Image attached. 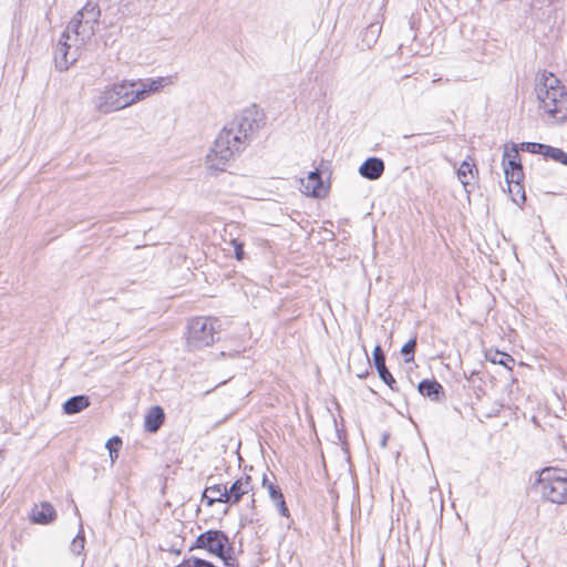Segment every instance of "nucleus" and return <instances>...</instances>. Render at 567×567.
<instances>
[{
  "label": "nucleus",
  "instance_id": "nucleus-6",
  "mask_svg": "<svg viewBox=\"0 0 567 567\" xmlns=\"http://www.w3.org/2000/svg\"><path fill=\"white\" fill-rule=\"evenodd\" d=\"M193 549H202L209 555L218 557L224 565L234 566L233 546L229 537L223 530L208 529L198 535L190 547Z\"/></svg>",
  "mask_w": 567,
  "mask_h": 567
},
{
  "label": "nucleus",
  "instance_id": "nucleus-11",
  "mask_svg": "<svg viewBox=\"0 0 567 567\" xmlns=\"http://www.w3.org/2000/svg\"><path fill=\"white\" fill-rule=\"evenodd\" d=\"M301 192L309 197L326 198L330 190L329 181H323L318 169L310 172L300 181Z\"/></svg>",
  "mask_w": 567,
  "mask_h": 567
},
{
  "label": "nucleus",
  "instance_id": "nucleus-16",
  "mask_svg": "<svg viewBox=\"0 0 567 567\" xmlns=\"http://www.w3.org/2000/svg\"><path fill=\"white\" fill-rule=\"evenodd\" d=\"M383 171L384 164L377 157L368 158L359 168L360 174L368 179H378Z\"/></svg>",
  "mask_w": 567,
  "mask_h": 567
},
{
  "label": "nucleus",
  "instance_id": "nucleus-28",
  "mask_svg": "<svg viewBox=\"0 0 567 567\" xmlns=\"http://www.w3.org/2000/svg\"><path fill=\"white\" fill-rule=\"evenodd\" d=\"M277 508H278V512L281 516L286 517V518H289L290 517V512H289V508L286 504V501H282L278 504H276Z\"/></svg>",
  "mask_w": 567,
  "mask_h": 567
},
{
  "label": "nucleus",
  "instance_id": "nucleus-2",
  "mask_svg": "<svg viewBox=\"0 0 567 567\" xmlns=\"http://www.w3.org/2000/svg\"><path fill=\"white\" fill-rule=\"evenodd\" d=\"M545 503L567 505V470L558 466H546L537 473L534 484Z\"/></svg>",
  "mask_w": 567,
  "mask_h": 567
},
{
  "label": "nucleus",
  "instance_id": "nucleus-26",
  "mask_svg": "<svg viewBox=\"0 0 567 567\" xmlns=\"http://www.w3.org/2000/svg\"><path fill=\"white\" fill-rule=\"evenodd\" d=\"M415 348H416V340L415 339H411V340H409L408 342L404 343V346L401 349V352L404 355L410 354L409 358H405V362L409 363V362L414 360Z\"/></svg>",
  "mask_w": 567,
  "mask_h": 567
},
{
  "label": "nucleus",
  "instance_id": "nucleus-8",
  "mask_svg": "<svg viewBox=\"0 0 567 567\" xmlns=\"http://www.w3.org/2000/svg\"><path fill=\"white\" fill-rule=\"evenodd\" d=\"M101 10L96 3L87 2L70 21L68 32H73L82 40L90 38L99 23Z\"/></svg>",
  "mask_w": 567,
  "mask_h": 567
},
{
  "label": "nucleus",
  "instance_id": "nucleus-20",
  "mask_svg": "<svg viewBox=\"0 0 567 567\" xmlns=\"http://www.w3.org/2000/svg\"><path fill=\"white\" fill-rule=\"evenodd\" d=\"M485 359L493 364H499L505 367L507 370L513 371L515 359L506 352L498 350H487L485 352Z\"/></svg>",
  "mask_w": 567,
  "mask_h": 567
},
{
  "label": "nucleus",
  "instance_id": "nucleus-15",
  "mask_svg": "<svg viewBox=\"0 0 567 567\" xmlns=\"http://www.w3.org/2000/svg\"><path fill=\"white\" fill-rule=\"evenodd\" d=\"M478 176V169L475 164V159L473 156H467L464 159L458 169H457V178L463 184V186L471 185Z\"/></svg>",
  "mask_w": 567,
  "mask_h": 567
},
{
  "label": "nucleus",
  "instance_id": "nucleus-21",
  "mask_svg": "<svg viewBox=\"0 0 567 567\" xmlns=\"http://www.w3.org/2000/svg\"><path fill=\"white\" fill-rule=\"evenodd\" d=\"M90 405L89 398L85 395H76L69 399L63 404V411L65 414H75L85 410Z\"/></svg>",
  "mask_w": 567,
  "mask_h": 567
},
{
  "label": "nucleus",
  "instance_id": "nucleus-1",
  "mask_svg": "<svg viewBox=\"0 0 567 567\" xmlns=\"http://www.w3.org/2000/svg\"><path fill=\"white\" fill-rule=\"evenodd\" d=\"M539 109L553 121L567 118V91L553 73L544 72L537 84Z\"/></svg>",
  "mask_w": 567,
  "mask_h": 567
},
{
  "label": "nucleus",
  "instance_id": "nucleus-22",
  "mask_svg": "<svg viewBox=\"0 0 567 567\" xmlns=\"http://www.w3.org/2000/svg\"><path fill=\"white\" fill-rule=\"evenodd\" d=\"M262 486L267 489L269 497L275 504H278L282 501H285L284 494L279 486L275 485L274 483L269 482L267 477L265 476L262 478Z\"/></svg>",
  "mask_w": 567,
  "mask_h": 567
},
{
  "label": "nucleus",
  "instance_id": "nucleus-3",
  "mask_svg": "<svg viewBox=\"0 0 567 567\" xmlns=\"http://www.w3.org/2000/svg\"><path fill=\"white\" fill-rule=\"evenodd\" d=\"M231 130L224 127L214 142V146L206 156V164L209 171L225 172L237 154L245 145L239 141Z\"/></svg>",
  "mask_w": 567,
  "mask_h": 567
},
{
  "label": "nucleus",
  "instance_id": "nucleus-17",
  "mask_svg": "<svg viewBox=\"0 0 567 567\" xmlns=\"http://www.w3.org/2000/svg\"><path fill=\"white\" fill-rule=\"evenodd\" d=\"M165 420L164 411L161 406L156 405L151 408L144 420V427L147 432L155 433L163 425Z\"/></svg>",
  "mask_w": 567,
  "mask_h": 567
},
{
  "label": "nucleus",
  "instance_id": "nucleus-27",
  "mask_svg": "<svg viewBox=\"0 0 567 567\" xmlns=\"http://www.w3.org/2000/svg\"><path fill=\"white\" fill-rule=\"evenodd\" d=\"M230 244L235 250V258L238 261L244 260V258H245L244 243L239 241L238 239H231Z\"/></svg>",
  "mask_w": 567,
  "mask_h": 567
},
{
  "label": "nucleus",
  "instance_id": "nucleus-13",
  "mask_svg": "<svg viewBox=\"0 0 567 567\" xmlns=\"http://www.w3.org/2000/svg\"><path fill=\"white\" fill-rule=\"evenodd\" d=\"M173 84L172 76H163L157 79H151L143 82L137 83L138 87L135 86V92L138 95V101L145 99L150 94L157 93L162 91L165 86Z\"/></svg>",
  "mask_w": 567,
  "mask_h": 567
},
{
  "label": "nucleus",
  "instance_id": "nucleus-9",
  "mask_svg": "<svg viewBox=\"0 0 567 567\" xmlns=\"http://www.w3.org/2000/svg\"><path fill=\"white\" fill-rule=\"evenodd\" d=\"M266 123V116L262 112L250 109L246 110L229 127L235 135H239V141L245 145Z\"/></svg>",
  "mask_w": 567,
  "mask_h": 567
},
{
  "label": "nucleus",
  "instance_id": "nucleus-10",
  "mask_svg": "<svg viewBox=\"0 0 567 567\" xmlns=\"http://www.w3.org/2000/svg\"><path fill=\"white\" fill-rule=\"evenodd\" d=\"M228 495L230 505L238 504L244 497H249L251 507H256L255 484L252 477L248 474H241L234 481L228 488Z\"/></svg>",
  "mask_w": 567,
  "mask_h": 567
},
{
  "label": "nucleus",
  "instance_id": "nucleus-29",
  "mask_svg": "<svg viewBox=\"0 0 567 567\" xmlns=\"http://www.w3.org/2000/svg\"><path fill=\"white\" fill-rule=\"evenodd\" d=\"M478 375H480V372L472 371L470 374H465V379L468 382H474L475 377H478Z\"/></svg>",
  "mask_w": 567,
  "mask_h": 567
},
{
  "label": "nucleus",
  "instance_id": "nucleus-23",
  "mask_svg": "<svg viewBox=\"0 0 567 567\" xmlns=\"http://www.w3.org/2000/svg\"><path fill=\"white\" fill-rule=\"evenodd\" d=\"M122 447V440L118 436H113L106 442V449L109 450L111 463L113 464L118 457V451Z\"/></svg>",
  "mask_w": 567,
  "mask_h": 567
},
{
  "label": "nucleus",
  "instance_id": "nucleus-12",
  "mask_svg": "<svg viewBox=\"0 0 567 567\" xmlns=\"http://www.w3.org/2000/svg\"><path fill=\"white\" fill-rule=\"evenodd\" d=\"M56 511L49 502L34 504L29 513V519L33 524L48 525L56 519Z\"/></svg>",
  "mask_w": 567,
  "mask_h": 567
},
{
  "label": "nucleus",
  "instance_id": "nucleus-19",
  "mask_svg": "<svg viewBox=\"0 0 567 567\" xmlns=\"http://www.w3.org/2000/svg\"><path fill=\"white\" fill-rule=\"evenodd\" d=\"M419 392L426 398H430L434 401H439L441 399V395L444 394L443 386L440 382L436 380H422L419 383Z\"/></svg>",
  "mask_w": 567,
  "mask_h": 567
},
{
  "label": "nucleus",
  "instance_id": "nucleus-14",
  "mask_svg": "<svg viewBox=\"0 0 567 567\" xmlns=\"http://www.w3.org/2000/svg\"><path fill=\"white\" fill-rule=\"evenodd\" d=\"M372 354H373L374 365L379 372L380 379L385 384H388L391 389H394L396 381L385 365V357L383 354L381 347L375 346Z\"/></svg>",
  "mask_w": 567,
  "mask_h": 567
},
{
  "label": "nucleus",
  "instance_id": "nucleus-25",
  "mask_svg": "<svg viewBox=\"0 0 567 567\" xmlns=\"http://www.w3.org/2000/svg\"><path fill=\"white\" fill-rule=\"evenodd\" d=\"M524 148L533 154H540L545 156L549 145L540 144V143H525L523 144Z\"/></svg>",
  "mask_w": 567,
  "mask_h": 567
},
{
  "label": "nucleus",
  "instance_id": "nucleus-24",
  "mask_svg": "<svg viewBox=\"0 0 567 567\" xmlns=\"http://www.w3.org/2000/svg\"><path fill=\"white\" fill-rule=\"evenodd\" d=\"M545 157L567 166V153L561 148L549 146Z\"/></svg>",
  "mask_w": 567,
  "mask_h": 567
},
{
  "label": "nucleus",
  "instance_id": "nucleus-4",
  "mask_svg": "<svg viewBox=\"0 0 567 567\" xmlns=\"http://www.w3.org/2000/svg\"><path fill=\"white\" fill-rule=\"evenodd\" d=\"M502 166L507 183V190L512 200L519 205L526 199L524 188V171L522 157L516 145L505 146L502 158Z\"/></svg>",
  "mask_w": 567,
  "mask_h": 567
},
{
  "label": "nucleus",
  "instance_id": "nucleus-18",
  "mask_svg": "<svg viewBox=\"0 0 567 567\" xmlns=\"http://www.w3.org/2000/svg\"><path fill=\"white\" fill-rule=\"evenodd\" d=\"M228 488L223 484H214L205 488L204 497L207 499V505L214 503H228Z\"/></svg>",
  "mask_w": 567,
  "mask_h": 567
},
{
  "label": "nucleus",
  "instance_id": "nucleus-7",
  "mask_svg": "<svg viewBox=\"0 0 567 567\" xmlns=\"http://www.w3.org/2000/svg\"><path fill=\"white\" fill-rule=\"evenodd\" d=\"M220 331L219 320L215 317H194L187 324L186 342L190 349L209 347Z\"/></svg>",
  "mask_w": 567,
  "mask_h": 567
},
{
  "label": "nucleus",
  "instance_id": "nucleus-5",
  "mask_svg": "<svg viewBox=\"0 0 567 567\" xmlns=\"http://www.w3.org/2000/svg\"><path fill=\"white\" fill-rule=\"evenodd\" d=\"M135 86H137V83L134 81H123L105 87L97 97V110L102 113H111L138 102Z\"/></svg>",
  "mask_w": 567,
  "mask_h": 567
}]
</instances>
